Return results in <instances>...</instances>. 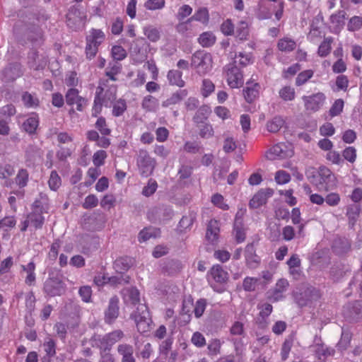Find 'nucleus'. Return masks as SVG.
Instances as JSON below:
<instances>
[{"label": "nucleus", "mask_w": 362, "mask_h": 362, "mask_svg": "<svg viewBox=\"0 0 362 362\" xmlns=\"http://www.w3.org/2000/svg\"><path fill=\"white\" fill-rule=\"evenodd\" d=\"M105 34L100 29L92 28L86 37V54L89 59H93L98 52L99 46L105 41Z\"/></svg>", "instance_id": "1"}, {"label": "nucleus", "mask_w": 362, "mask_h": 362, "mask_svg": "<svg viewBox=\"0 0 362 362\" xmlns=\"http://www.w3.org/2000/svg\"><path fill=\"white\" fill-rule=\"evenodd\" d=\"M131 317L134 320L137 330L140 333L148 332L151 329L152 320L146 305L139 304L136 310L131 315Z\"/></svg>", "instance_id": "2"}, {"label": "nucleus", "mask_w": 362, "mask_h": 362, "mask_svg": "<svg viewBox=\"0 0 362 362\" xmlns=\"http://www.w3.org/2000/svg\"><path fill=\"white\" fill-rule=\"evenodd\" d=\"M212 57L211 54L205 51H197L191 58V66L193 67L198 74L204 75L212 68Z\"/></svg>", "instance_id": "3"}, {"label": "nucleus", "mask_w": 362, "mask_h": 362, "mask_svg": "<svg viewBox=\"0 0 362 362\" xmlns=\"http://www.w3.org/2000/svg\"><path fill=\"white\" fill-rule=\"evenodd\" d=\"M117 87L115 85L109 86V80H100L97 87L95 97L104 103V106L110 107L117 98Z\"/></svg>", "instance_id": "4"}, {"label": "nucleus", "mask_w": 362, "mask_h": 362, "mask_svg": "<svg viewBox=\"0 0 362 362\" xmlns=\"http://www.w3.org/2000/svg\"><path fill=\"white\" fill-rule=\"evenodd\" d=\"M317 176L313 175L312 182L320 188L325 190L334 189L337 185V180L332 172L325 166L319 168Z\"/></svg>", "instance_id": "5"}, {"label": "nucleus", "mask_w": 362, "mask_h": 362, "mask_svg": "<svg viewBox=\"0 0 362 362\" xmlns=\"http://www.w3.org/2000/svg\"><path fill=\"white\" fill-rule=\"evenodd\" d=\"M124 336V332L121 329H116L105 334L103 337H95L94 341L98 348L111 350L112 346L122 340Z\"/></svg>", "instance_id": "6"}, {"label": "nucleus", "mask_w": 362, "mask_h": 362, "mask_svg": "<svg viewBox=\"0 0 362 362\" xmlns=\"http://www.w3.org/2000/svg\"><path fill=\"white\" fill-rule=\"evenodd\" d=\"M66 285L59 277H49L44 284V292L49 297L62 296L66 291Z\"/></svg>", "instance_id": "7"}, {"label": "nucleus", "mask_w": 362, "mask_h": 362, "mask_svg": "<svg viewBox=\"0 0 362 362\" xmlns=\"http://www.w3.org/2000/svg\"><path fill=\"white\" fill-rule=\"evenodd\" d=\"M320 298V293L318 289L314 287H308L303 291L295 294V300L300 307L310 305L314 301Z\"/></svg>", "instance_id": "8"}, {"label": "nucleus", "mask_w": 362, "mask_h": 362, "mask_svg": "<svg viewBox=\"0 0 362 362\" xmlns=\"http://www.w3.org/2000/svg\"><path fill=\"white\" fill-rule=\"evenodd\" d=\"M235 63L236 61L228 64L226 68L227 83L232 88L242 86L244 82L243 74Z\"/></svg>", "instance_id": "9"}, {"label": "nucleus", "mask_w": 362, "mask_h": 362, "mask_svg": "<svg viewBox=\"0 0 362 362\" xmlns=\"http://www.w3.org/2000/svg\"><path fill=\"white\" fill-rule=\"evenodd\" d=\"M342 313L349 322L362 320V300L347 303L344 306Z\"/></svg>", "instance_id": "10"}, {"label": "nucleus", "mask_w": 362, "mask_h": 362, "mask_svg": "<svg viewBox=\"0 0 362 362\" xmlns=\"http://www.w3.org/2000/svg\"><path fill=\"white\" fill-rule=\"evenodd\" d=\"M136 163L142 176L148 177L154 168V161L151 159L147 151L141 150L138 154Z\"/></svg>", "instance_id": "11"}, {"label": "nucleus", "mask_w": 362, "mask_h": 362, "mask_svg": "<svg viewBox=\"0 0 362 362\" xmlns=\"http://www.w3.org/2000/svg\"><path fill=\"white\" fill-rule=\"evenodd\" d=\"M293 151L284 143L274 145L267 153L269 160L283 159L293 156Z\"/></svg>", "instance_id": "12"}, {"label": "nucleus", "mask_w": 362, "mask_h": 362, "mask_svg": "<svg viewBox=\"0 0 362 362\" xmlns=\"http://www.w3.org/2000/svg\"><path fill=\"white\" fill-rule=\"evenodd\" d=\"M65 99L68 105H76V110L79 112H82L87 105V100L79 95V92L76 88H69L65 95Z\"/></svg>", "instance_id": "13"}, {"label": "nucleus", "mask_w": 362, "mask_h": 362, "mask_svg": "<svg viewBox=\"0 0 362 362\" xmlns=\"http://www.w3.org/2000/svg\"><path fill=\"white\" fill-rule=\"evenodd\" d=\"M307 110L316 112L319 110L325 103L326 97L323 93H317L309 96L302 98Z\"/></svg>", "instance_id": "14"}, {"label": "nucleus", "mask_w": 362, "mask_h": 362, "mask_svg": "<svg viewBox=\"0 0 362 362\" xmlns=\"http://www.w3.org/2000/svg\"><path fill=\"white\" fill-rule=\"evenodd\" d=\"M23 75L21 65L18 63L11 64L1 72L0 77L5 83L13 82Z\"/></svg>", "instance_id": "15"}, {"label": "nucleus", "mask_w": 362, "mask_h": 362, "mask_svg": "<svg viewBox=\"0 0 362 362\" xmlns=\"http://www.w3.org/2000/svg\"><path fill=\"white\" fill-rule=\"evenodd\" d=\"M288 286V282L287 280L281 279H279L273 290L269 291L267 294V298L272 302H277L284 298V292H285Z\"/></svg>", "instance_id": "16"}, {"label": "nucleus", "mask_w": 362, "mask_h": 362, "mask_svg": "<svg viewBox=\"0 0 362 362\" xmlns=\"http://www.w3.org/2000/svg\"><path fill=\"white\" fill-rule=\"evenodd\" d=\"M274 190L270 188L259 190L250 199L249 206L252 209H257L267 203V199L272 196Z\"/></svg>", "instance_id": "17"}, {"label": "nucleus", "mask_w": 362, "mask_h": 362, "mask_svg": "<svg viewBox=\"0 0 362 362\" xmlns=\"http://www.w3.org/2000/svg\"><path fill=\"white\" fill-rule=\"evenodd\" d=\"M312 351L314 353L315 357L320 361H323L325 358L333 356L335 350L333 348L326 346L319 339L318 341H315V344L311 346Z\"/></svg>", "instance_id": "18"}, {"label": "nucleus", "mask_w": 362, "mask_h": 362, "mask_svg": "<svg viewBox=\"0 0 362 362\" xmlns=\"http://www.w3.org/2000/svg\"><path fill=\"white\" fill-rule=\"evenodd\" d=\"M119 315V298L115 296L110 299L107 309L105 313V320L112 324Z\"/></svg>", "instance_id": "19"}, {"label": "nucleus", "mask_w": 362, "mask_h": 362, "mask_svg": "<svg viewBox=\"0 0 362 362\" xmlns=\"http://www.w3.org/2000/svg\"><path fill=\"white\" fill-rule=\"evenodd\" d=\"M246 265L250 269H256L260 264V258L256 254L253 243L247 244L245 250Z\"/></svg>", "instance_id": "20"}, {"label": "nucleus", "mask_w": 362, "mask_h": 362, "mask_svg": "<svg viewBox=\"0 0 362 362\" xmlns=\"http://www.w3.org/2000/svg\"><path fill=\"white\" fill-rule=\"evenodd\" d=\"M260 85L258 83L247 82L246 87L243 89V95L245 100L251 103L259 96Z\"/></svg>", "instance_id": "21"}, {"label": "nucleus", "mask_w": 362, "mask_h": 362, "mask_svg": "<svg viewBox=\"0 0 362 362\" xmlns=\"http://www.w3.org/2000/svg\"><path fill=\"white\" fill-rule=\"evenodd\" d=\"M135 261L130 257H120L114 262V269L119 274H124L134 264Z\"/></svg>", "instance_id": "22"}, {"label": "nucleus", "mask_w": 362, "mask_h": 362, "mask_svg": "<svg viewBox=\"0 0 362 362\" xmlns=\"http://www.w3.org/2000/svg\"><path fill=\"white\" fill-rule=\"evenodd\" d=\"M21 268L26 273L25 283L29 286H33L36 281L35 264L31 261L26 265H22Z\"/></svg>", "instance_id": "23"}, {"label": "nucleus", "mask_w": 362, "mask_h": 362, "mask_svg": "<svg viewBox=\"0 0 362 362\" xmlns=\"http://www.w3.org/2000/svg\"><path fill=\"white\" fill-rule=\"evenodd\" d=\"M218 233L219 224L218 221L214 219L209 221L207 225L206 233V238L207 240H209L212 244H214L218 239Z\"/></svg>", "instance_id": "24"}, {"label": "nucleus", "mask_w": 362, "mask_h": 362, "mask_svg": "<svg viewBox=\"0 0 362 362\" xmlns=\"http://www.w3.org/2000/svg\"><path fill=\"white\" fill-rule=\"evenodd\" d=\"M38 126L39 117L36 113H32L22 125L23 130L29 134H35Z\"/></svg>", "instance_id": "25"}, {"label": "nucleus", "mask_w": 362, "mask_h": 362, "mask_svg": "<svg viewBox=\"0 0 362 362\" xmlns=\"http://www.w3.org/2000/svg\"><path fill=\"white\" fill-rule=\"evenodd\" d=\"M352 338V334L348 329L342 328L341 338L337 344V348L339 351H343L348 349Z\"/></svg>", "instance_id": "26"}, {"label": "nucleus", "mask_w": 362, "mask_h": 362, "mask_svg": "<svg viewBox=\"0 0 362 362\" xmlns=\"http://www.w3.org/2000/svg\"><path fill=\"white\" fill-rule=\"evenodd\" d=\"M351 247V244L346 238H339L335 239L333 248L339 255L346 253Z\"/></svg>", "instance_id": "27"}, {"label": "nucleus", "mask_w": 362, "mask_h": 362, "mask_svg": "<svg viewBox=\"0 0 362 362\" xmlns=\"http://www.w3.org/2000/svg\"><path fill=\"white\" fill-rule=\"evenodd\" d=\"M210 272L213 279L218 283H224L228 279V273L220 265L214 266Z\"/></svg>", "instance_id": "28"}, {"label": "nucleus", "mask_w": 362, "mask_h": 362, "mask_svg": "<svg viewBox=\"0 0 362 362\" xmlns=\"http://www.w3.org/2000/svg\"><path fill=\"white\" fill-rule=\"evenodd\" d=\"M27 218H28L30 225L35 229L41 228L45 222V218L42 213L39 211H32L27 216Z\"/></svg>", "instance_id": "29"}, {"label": "nucleus", "mask_w": 362, "mask_h": 362, "mask_svg": "<svg viewBox=\"0 0 362 362\" xmlns=\"http://www.w3.org/2000/svg\"><path fill=\"white\" fill-rule=\"evenodd\" d=\"M209 20V11L206 8H199L194 14L188 18V21H199L203 24H207Z\"/></svg>", "instance_id": "30"}, {"label": "nucleus", "mask_w": 362, "mask_h": 362, "mask_svg": "<svg viewBox=\"0 0 362 362\" xmlns=\"http://www.w3.org/2000/svg\"><path fill=\"white\" fill-rule=\"evenodd\" d=\"M158 105V100L151 95L145 96L142 100L141 106L146 111H155Z\"/></svg>", "instance_id": "31"}, {"label": "nucleus", "mask_w": 362, "mask_h": 362, "mask_svg": "<svg viewBox=\"0 0 362 362\" xmlns=\"http://www.w3.org/2000/svg\"><path fill=\"white\" fill-rule=\"evenodd\" d=\"M346 13L344 11H339L337 13L331 16L330 21L335 30H340L343 28Z\"/></svg>", "instance_id": "32"}, {"label": "nucleus", "mask_w": 362, "mask_h": 362, "mask_svg": "<svg viewBox=\"0 0 362 362\" xmlns=\"http://www.w3.org/2000/svg\"><path fill=\"white\" fill-rule=\"evenodd\" d=\"M122 70V65L117 63H110L108 66L105 69V76L112 81L117 80V75H118Z\"/></svg>", "instance_id": "33"}, {"label": "nucleus", "mask_w": 362, "mask_h": 362, "mask_svg": "<svg viewBox=\"0 0 362 362\" xmlns=\"http://www.w3.org/2000/svg\"><path fill=\"white\" fill-rule=\"evenodd\" d=\"M198 42L203 47H209L214 45L216 36L211 32H204L199 35Z\"/></svg>", "instance_id": "34"}, {"label": "nucleus", "mask_w": 362, "mask_h": 362, "mask_svg": "<svg viewBox=\"0 0 362 362\" xmlns=\"http://www.w3.org/2000/svg\"><path fill=\"white\" fill-rule=\"evenodd\" d=\"M277 47L281 52H289L295 49L296 43L292 39L284 37L279 40Z\"/></svg>", "instance_id": "35"}, {"label": "nucleus", "mask_w": 362, "mask_h": 362, "mask_svg": "<svg viewBox=\"0 0 362 362\" xmlns=\"http://www.w3.org/2000/svg\"><path fill=\"white\" fill-rule=\"evenodd\" d=\"M180 268L181 264L179 261L170 259L163 264L162 271L168 274H173L180 271Z\"/></svg>", "instance_id": "36"}, {"label": "nucleus", "mask_w": 362, "mask_h": 362, "mask_svg": "<svg viewBox=\"0 0 362 362\" xmlns=\"http://www.w3.org/2000/svg\"><path fill=\"white\" fill-rule=\"evenodd\" d=\"M112 105V115L115 117H119L124 114V112L127 110V103L124 99L119 98L118 100H115Z\"/></svg>", "instance_id": "37"}, {"label": "nucleus", "mask_w": 362, "mask_h": 362, "mask_svg": "<svg viewBox=\"0 0 362 362\" xmlns=\"http://www.w3.org/2000/svg\"><path fill=\"white\" fill-rule=\"evenodd\" d=\"M333 38L328 37L324 39L318 47L317 54L321 57H327L331 52Z\"/></svg>", "instance_id": "38"}, {"label": "nucleus", "mask_w": 362, "mask_h": 362, "mask_svg": "<svg viewBox=\"0 0 362 362\" xmlns=\"http://www.w3.org/2000/svg\"><path fill=\"white\" fill-rule=\"evenodd\" d=\"M195 219L196 214L194 212H190L187 215L183 216L179 222L180 230L182 231L183 230L190 228Z\"/></svg>", "instance_id": "39"}, {"label": "nucleus", "mask_w": 362, "mask_h": 362, "mask_svg": "<svg viewBox=\"0 0 362 362\" xmlns=\"http://www.w3.org/2000/svg\"><path fill=\"white\" fill-rule=\"evenodd\" d=\"M168 78L173 85H176L179 87L185 86V81L182 79V73L179 71H170L168 74Z\"/></svg>", "instance_id": "40"}, {"label": "nucleus", "mask_w": 362, "mask_h": 362, "mask_svg": "<svg viewBox=\"0 0 362 362\" xmlns=\"http://www.w3.org/2000/svg\"><path fill=\"white\" fill-rule=\"evenodd\" d=\"M187 95L185 90H179L173 93L170 98L163 103V106L168 107L171 105L176 104L182 100Z\"/></svg>", "instance_id": "41"}, {"label": "nucleus", "mask_w": 362, "mask_h": 362, "mask_svg": "<svg viewBox=\"0 0 362 362\" xmlns=\"http://www.w3.org/2000/svg\"><path fill=\"white\" fill-rule=\"evenodd\" d=\"M284 120L281 117H275L267 124V130L272 133L277 132L284 125Z\"/></svg>", "instance_id": "42"}, {"label": "nucleus", "mask_w": 362, "mask_h": 362, "mask_svg": "<svg viewBox=\"0 0 362 362\" xmlns=\"http://www.w3.org/2000/svg\"><path fill=\"white\" fill-rule=\"evenodd\" d=\"M111 56L115 61H122L127 56L126 49L121 45H113L111 49Z\"/></svg>", "instance_id": "43"}, {"label": "nucleus", "mask_w": 362, "mask_h": 362, "mask_svg": "<svg viewBox=\"0 0 362 362\" xmlns=\"http://www.w3.org/2000/svg\"><path fill=\"white\" fill-rule=\"evenodd\" d=\"M22 100L26 107H36L39 105V100L28 92L22 95Z\"/></svg>", "instance_id": "44"}, {"label": "nucleus", "mask_w": 362, "mask_h": 362, "mask_svg": "<svg viewBox=\"0 0 362 362\" xmlns=\"http://www.w3.org/2000/svg\"><path fill=\"white\" fill-rule=\"evenodd\" d=\"M15 173L14 167L8 163L0 165V179L8 180Z\"/></svg>", "instance_id": "45"}, {"label": "nucleus", "mask_w": 362, "mask_h": 362, "mask_svg": "<svg viewBox=\"0 0 362 362\" xmlns=\"http://www.w3.org/2000/svg\"><path fill=\"white\" fill-rule=\"evenodd\" d=\"M16 183L20 188L25 187L29 180V174L27 170L21 169L16 177Z\"/></svg>", "instance_id": "46"}, {"label": "nucleus", "mask_w": 362, "mask_h": 362, "mask_svg": "<svg viewBox=\"0 0 362 362\" xmlns=\"http://www.w3.org/2000/svg\"><path fill=\"white\" fill-rule=\"evenodd\" d=\"M49 187L51 190L57 191L62 185V180L56 170H52L48 180Z\"/></svg>", "instance_id": "47"}, {"label": "nucleus", "mask_w": 362, "mask_h": 362, "mask_svg": "<svg viewBox=\"0 0 362 362\" xmlns=\"http://www.w3.org/2000/svg\"><path fill=\"white\" fill-rule=\"evenodd\" d=\"M249 35V30L247 23L240 21L236 28L235 37L240 40H245Z\"/></svg>", "instance_id": "48"}, {"label": "nucleus", "mask_w": 362, "mask_h": 362, "mask_svg": "<svg viewBox=\"0 0 362 362\" xmlns=\"http://www.w3.org/2000/svg\"><path fill=\"white\" fill-rule=\"evenodd\" d=\"M156 237V230L155 228L151 227L145 228L139 233V241L142 243L151 239V238H155Z\"/></svg>", "instance_id": "49"}, {"label": "nucleus", "mask_w": 362, "mask_h": 362, "mask_svg": "<svg viewBox=\"0 0 362 362\" xmlns=\"http://www.w3.org/2000/svg\"><path fill=\"white\" fill-rule=\"evenodd\" d=\"M313 71L311 69L305 70L300 72L296 78V85L300 86L305 84L313 76Z\"/></svg>", "instance_id": "50"}, {"label": "nucleus", "mask_w": 362, "mask_h": 362, "mask_svg": "<svg viewBox=\"0 0 362 362\" xmlns=\"http://www.w3.org/2000/svg\"><path fill=\"white\" fill-rule=\"evenodd\" d=\"M209 108L206 106L201 107L195 113L193 117V120L195 123L199 124L203 123L204 120L206 119L209 115Z\"/></svg>", "instance_id": "51"}, {"label": "nucleus", "mask_w": 362, "mask_h": 362, "mask_svg": "<svg viewBox=\"0 0 362 362\" xmlns=\"http://www.w3.org/2000/svg\"><path fill=\"white\" fill-rule=\"evenodd\" d=\"M280 97L286 101H291L295 98V90L291 86H284L279 90Z\"/></svg>", "instance_id": "52"}, {"label": "nucleus", "mask_w": 362, "mask_h": 362, "mask_svg": "<svg viewBox=\"0 0 362 362\" xmlns=\"http://www.w3.org/2000/svg\"><path fill=\"white\" fill-rule=\"evenodd\" d=\"M45 351L48 357L56 354V343L54 339L48 338L43 344Z\"/></svg>", "instance_id": "53"}, {"label": "nucleus", "mask_w": 362, "mask_h": 362, "mask_svg": "<svg viewBox=\"0 0 362 362\" xmlns=\"http://www.w3.org/2000/svg\"><path fill=\"white\" fill-rule=\"evenodd\" d=\"M95 127L104 136L110 135L111 133V129L107 127L106 120L103 117H100L97 119Z\"/></svg>", "instance_id": "54"}, {"label": "nucleus", "mask_w": 362, "mask_h": 362, "mask_svg": "<svg viewBox=\"0 0 362 362\" xmlns=\"http://www.w3.org/2000/svg\"><path fill=\"white\" fill-rule=\"evenodd\" d=\"M107 153L103 150H99L94 153L93 163L95 167H100L105 163Z\"/></svg>", "instance_id": "55"}, {"label": "nucleus", "mask_w": 362, "mask_h": 362, "mask_svg": "<svg viewBox=\"0 0 362 362\" xmlns=\"http://www.w3.org/2000/svg\"><path fill=\"white\" fill-rule=\"evenodd\" d=\"M16 224V220L14 216H5L0 220V230H7L13 228Z\"/></svg>", "instance_id": "56"}, {"label": "nucleus", "mask_w": 362, "mask_h": 362, "mask_svg": "<svg viewBox=\"0 0 362 362\" xmlns=\"http://www.w3.org/2000/svg\"><path fill=\"white\" fill-rule=\"evenodd\" d=\"M215 89V86L209 79H204L202 81V93L204 98L211 94Z\"/></svg>", "instance_id": "57"}, {"label": "nucleus", "mask_w": 362, "mask_h": 362, "mask_svg": "<svg viewBox=\"0 0 362 362\" xmlns=\"http://www.w3.org/2000/svg\"><path fill=\"white\" fill-rule=\"evenodd\" d=\"M199 135L202 138L208 139L214 135V129L210 124L205 123L199 126Z\"/></svg>", "instance_id": "58"}, {"label": "nucleus", "mask_w": 362, "mask_h": 362, "mask_svg": "<svg viewBox=\"0 0 362 362\" xmlns=\"http://www.w3.org/2000/svg\"><path fill=\"white\" fill-rule=\"evenodd\" d=\"M78 294L85 303H90L92 297V289L89 286H83L78 290Z\"/></svg>", "instance_id": "59"}, {"label": "nucleus", "mask_w": 362, "mask_h": 362, "mask_svg": "<svg viewBox=\"0 0 362 362\" xmlns=\"http://www.w3.org/2000/svg\"><path fill=\"white\" fill-rule=\"evenodd\" d=\"M344 104V103L342 99L336 100L329 109V112L331 117L339 115L343 110Z\"/></svg>", "instance_id": "60"}, {"label": "nucleus", "mask_w": 362, "mask_h": 362, "mask_svg": "<svg viewBox=\"0 0 362 362\" xmlns=\"http://www.w3.org/2000/svg\"><path fill=\"white\" fill-rule=\"evenodd\" d=\"M192 13V8L187 5H182L178 10L177 13L176 14V18L178 21H183L185 18L190 16Z\"/></svg>", "instance_id": "61"}, {"label": "nucleus", "mask_w": 362, "mask_h": 362, "mask_svg": "<svg viewBox=\"0 0 362 362\" xmlns=\"http://www.w3.org/2000/svg\"><path fill=\"white\" fill-rule=\"evenodd\" d=\"M191 342L197 348H202L206 345V339L199 332H195L191 338Z\"/></svg>", "instance_id": "62"}, {"label": "nucleus", "mask_w": 362, "mask_h": 362, "mask_svg": "<svg viewBox=\"0 0 362 362\" xmlns=\"http://www.w3.org/2000/svg\"><path fill=\"white\" fill-rule=\"evenodd\" d=\"M100 350V358L98 362H115V358L113 354H111V350L98 348Z\"/></svg>", "instance_id": "63"}, {"label": "nucleus", "mask_w": 362, "mask_h": 362, "mask_svg": "<svg viewBox=\"0 0 362 362\" xmlns=\"http://www.w3.org/2000/svg\"><path fill=\"white\" fill-rule=\"evenodd\" d=\"M72 154V150L70 148L60 146L56 153L57 158L60 161H66Z\"/></svg>", "instance_id": "64"}]
</instances>
